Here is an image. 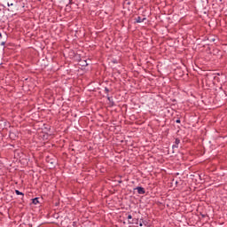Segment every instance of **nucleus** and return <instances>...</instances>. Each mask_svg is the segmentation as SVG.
Instances as JSON below:
<instances>
[{
	"label": "nucleus",
	"mask_w": 227,
	"mask_h": 227,
	"mask_svg": "<svg viewBox=\"0 0 227 227\" xmlns=\"http://www.w3.org/2000/svg\"><path fill=\"white\" fill-rule=\"evenodd\" d=\"M135 191H137V194H145L146 191H145V188L138 186L135 188Z\"/></svg>",
	"instance_id": "1"
},
{
	"label": "nucleus",
	"mask_w": 227,
	"mask_h": 227,
	"mask_svg": "<svg viewBox=\"0 0 227 227\" xmlns=\"http://www.w3.org/2000/svg\"><path fill=\"white\" fill-rule=\"evenodd\" d=\"M145 20H146V18L142 19L141 17L138 16L136 18V22L137 24H141V22H145Z\"/></svg>",
	"instance_id": "2"
},
{
	"label": "nucleus",
	"mask_w": 227,
	"mask_h": 227,
	"mask_svg": "<svg viewBox=\"0 0 227 227\" xmlns=\"http://www.w3.org/2000/svg\"><path fill=\"white\" fill-rule=\"evenodd\" d=\"M15 193L17 194V196H24V194L19 190H15Z\"/></svg>",
	"instance_id": "3"
},
{
	"label": "nucleus",
	"mask_w": 227,
	"mask_h": 227,
	"mask_svg": "<svg viewBox=\"0 0 227 227\" xmlns=\"http://www.w3.org/2000/svg\"><path fill=\"white\" fill-rule=\"evenodd\" d=\"M32 203H33L34 205H38V198L33 199Z\"/></svg>",
	"instance_id": "4"
},
{
	"label": "nucleus",
	"mask_w": 227,
	"mask_h": 227,
	"mask_svg": "<svg viewBox=\"0 0 227 227\" xmlns=\"http://www.w3.org/2000/svg\"><path fill=\"white\" fill-rule=\"evenodd\" d=\"M175 145H180V139H178V138H176V140H175Z\"/></svg>",
	"instance_id": "5"
},
{
	"label": "nucleus",
	"mask_w": 227,
	"mask_h": 227,
	"mask_svg": "<svg viewBox=\"0 0 227 227\" xmlns=\"http://www.w3.org/2000/svg\"><path fill=\"white\" fill-rule=\"evenodd\" d=\"M1 45H2L3 47H4V45H6V41L2 42V43H1Z\"/></svg>",
	"instance_id": "6"
},
{
	"label": "nucleus",
	"mask_w": 227,
	"mask_h": 227,
	"mask_svg": "<svg viewBox=\"0 0 227 227\" xmlns=\"http://www.w3.org/2000/svg\"><path fill=\"white\" fill-rule=\"evenodd\" d=\"M172 148H173V150H175V148H178V145H174L173 146H172Z\"/></svg>",
	"instance_id": "7"
},
{
	"label": "nucleus",
	"mask_w": 227,
	"mask_h": 227,
	"mask_svg": "<svg viewBox=\"0 0 227 227\" xmlns=\"http://www.w3.org/2000/svg\"><path fill=\"white\" fill-rule=\"evenodd\" d=\"M105 91H106V93H109V89H107V87H106Z\"/></svg>",
	"instance_id": "8"
},
{
	"label": "nucleus",
	"mask_w": 227,
	"mask_h": 227,
	"mask_svg": "<svg viewBox=\"0 0 227 227\" xmlns=\"http://www.w3.org/2000/svg\"><path fill=\"white\" fill-rule=\"evenodd\" d=\"M128 219H132V215H129Z\"/></svg>",
	"instance_id": "9"
},
{
	"label": "nucleus",
	"mask_w": 227,
	"mask_h": 227,
	"mask_svg": "<svg viewBox=\"0 0 227 227\" xmlns=\"http://www.w3.org/2000/svg\"><path fill=\"white\" fill-rule=\"evenodd\" d=\"M7 5H8V6H13V4L8 3Z\"/></svg>",
	"instance_id": "10"
},
{
	"label": "nucleus",
	"mask_w": 227,
	"mask_h": 227,
	"mask_svg": "<svg viewBox=\"0 0 227 227\" xmlns=\"http://www.w3.org/2000/svg\"><path fill=\"white\" fill-rule=\"evenodd\" d=\"M176 123H180V119H177V120L176 121Z\"/></svg>",
	"instance_id": "11"
},
{
	"label": "nucleus",
	"mask_w": 227,
	"mask_h": 227,
	"mask_svg": "<svg viewBox=\"0 0 227 227\" xmlns=\"http://www.w3.org/2000/svg\"><path fill=\"white\" fill-rule=\"evenodd\" d=\"M139 226L142 227L143 226V223L140 222L139 223Z\"/></svg>",
	"instance_id": "12"
},
{
	"label": "nucleus",
	"mask_w": 227,
	"mask_h": 227,
	"mask_svg": "<svg viewBox=\"0 0 227 227\" xmlns=\"http://www.w3.org/2000/svg\"><path fill=\"white\" fill-rule=\"evenodd\" d=\"M0 38H3V34L0 33Z\"/></svg>",
	"instance_id": "13"
},
{
	"label": "nucleus",
	"mask_w": 227,
	"mask_h": 227,
	"mask_svg": "<svg viewBox=\"0 0 227 227\" xmlns=\"http://www.w3.org/2000/svg\"><path fill=\"white\" fill-rule=\"evenodd\" d=\"M107 98H108V100H111V98L108 97Z\"/></svg>",
	"instance_id": "14"
},
{
	"label": "nucleus",
	"mask_w": 227,
	"mask_h": 227,
	"mask_svg": "<svg viewBox=\"0 0 227 227\" xmlns=\"http://www.w3.org/2000/svg\"><path fill=\"white\" fill-rule=\"evenodd\" d=\"M119 184H121V181H119Z\"/></svg>",
	"instance_id": "15"
}]
</instances>
